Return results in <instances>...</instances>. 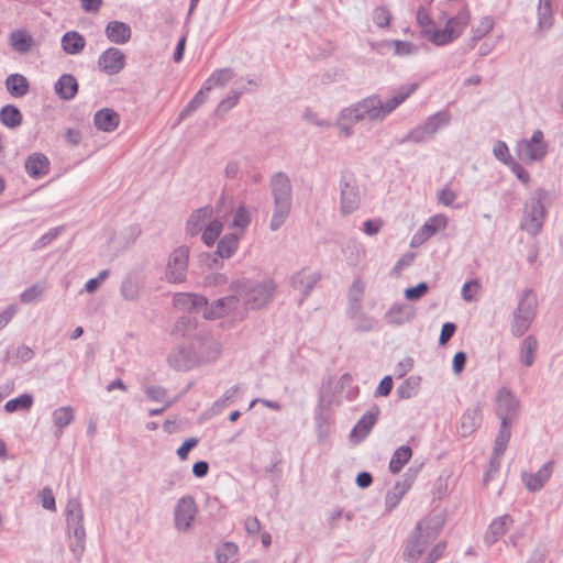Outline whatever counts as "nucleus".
Masks as SVG:
<instances>
[{"label":"nucleus","mask_w":563,"mask_h":563,"mask_svg":"<svg viewBox=\"0 0 563 563\" xmlns=\"http://www.w3.org/2000/svg\"><path fill=\"white\" fill-rule=\"evenodd\" d=\"M418 88V84L401 86L396 93L383 101L378 95H372L358 102L343 108L339 113V121L356 124L362 120L382 121L404 103Z\"/></svg>","instance_id":"f257e3e1"},{"label":"nucleus","mask_w":563,"mask_h":563,"mask_svg":"<svg viewBox=\"0 0 563 563\" xmlns=\"http://www.w3.org/2000/svg\"><path fill=\"white\" fill-rule=\"evenodd\" d=\"M555 198L552 190L538 187L525 201L520 229L530 236H537L543 229L548 217V209Z\"/></svg>","instance_id":"f03ea898"},{"label":"nucleus","mask_w":563,"mask_h":563,"mask_svg":"<svg viewBox=\"0 0 563 563\" xmlns=\"http://www.w3.org/2000/svg\"><path fill=\"white\" fill-rule=\"evenodd\" d=\"M232 288L235 290L239 300L249 310H260L264 308L277 292V284L273 278L263 280L242 279Z\"/></svg>","instance_id":"7ed1b4c3"},{"label":"nucleus","mask_w":563,"mask_h":563,"mask_svg":"<svg viewBox=\"0 0 563 563\" xmlns=\"http://www.w3.org/2000/svg\"><path fill=\"white\" fill-rule=\"evenodd\" d=\"M271 189L274 210L269 229L275 232L284 225L291 210L292 188L289 177L283 172L275 173L271 178Z\"/></svg>","instance_id":"20e7f679"},{"label":"nucleus","mask_w":563,"mask_h":563,"mask_svg":"<svg viewBox=\"0 0 563 563\" xmlns=\"http://www.w3.org/2000/svg\"><path fill=\"white\" fill-rule=\"evenodd\" d=\"M66 528L69 537V550L80 558L86 549L84 510L78 498H69L66 505Z\"/></svg>","instance_id":"39448f33"},{"label":"nucleus","mask_w":563,"mask_h":563,"mask_svg":"<svg viewBox=\"0 0 563 563\" xmlns=\"http://www.w3.org/2000/svg\"><path fill=\"white\" fill-rule=\"evenodd\" d=\"M538 308L537 296L531 288L523 289L518 295V303L512 313L510 332L515 338L522 336L532 324Z\"/></svg>","instance_id":"423d86ee"},{"label":"nucleus","mask_w":563,"mask_h":563,"mask_svg":"<svg viewBox=\"0 0 563 563\" xmlns=\"http://www.w3.org/2000/svg\"><path fill=\"white\" fill-rule=\"evenodd\" d=\"M189 253V247L185 245L173 250L168 255L161 279L173 285L185 283L188 274Z\"/></svg>","instance_id":"0eeeda50"},{"label":"nucleus","mask_w":563,"mask_h":563,"mask_svg":"<svg viewBox=\"0 0 563 563\" xmlns=\"http://www.w3.org/2000/svg\"><path fill=\"white\" fill-rule=\"evenodd\" d=\"M516 155L523 163L541 162L548 155L549 144L541 130L533 131L529 139H521L515 147Z\"/></svg>","instance_id":"6e6552de"},{"label":"nucleus","mask_w":563,"mask_h":563,"mask_svg":"<svg viewBox=\"0 0 563 563\" xmlns=\"http://www.w3.org/2000/svg\"><path fill=\"white\" fill-rule=\"evenodd\" d=\"M434 538L435 536L430 531L429 525L424 521H419L405 545L404 560L409 563H417Z\"/></svg>","instance_id":"1a4fd4ad"},{"label":"nucleus","mask_w":563,"mask_h":563,"mask_svg":"<svg viewBox=\"0 0 563 563\" xmlns=\"http://www.w3.org/2000/svg\"><path fill=\"white\" fill-rule=\"evenodd\" d=\"M339 187L340 210L344 214H351L361 203V192L354 174L349 170L342 172Z\"/></svg>","instance_id":"9d476101"},{"label":"nucleus","mask_w":563,"mask_h":563,"mask_svg":"<svg viewBox=\"0 0 563 563\" xmlns=\"http://www.w3.org/2000/svg\"><path fill=\"white\" fill-rule=\"evenodd\" d=\"M471 21V12L465 5L460 11L448 19L440 32H433V40L440 43V46L448 45L459 38Z\"/></svg>","instance_id":"9b49d317"},{"label":"nucleus","mask_w":563,"mask_h":563,"mask_svg":"<svg viewBox=\"0 0 563 563\" xmlns=\"http://www.w3.org/2000/svg\"><path fill=\"white\" fill-rule=\"evenodd\" d=\"M197 511V505L192 496L186 495L180 497L174 509L175 528L181 532L188 531L191 528Z\"/></svg>","instance_id":"f8f14e48"},{"label":"nucleus","mask_w":563,"mask_h":563,"mask_svg":"<svg viewBox=\"0 0 563 563\" xmlns=\"http://www.w3.org/2000/svg\"><path fill=\"white\" fill-rule=\"evenodd\" d=\"M199 362V356L191 344H180L174 347L168 356V365L176 371H189Z\"/></svg>","instance_id":"ddd939ff"},{"label":"nucleus","mask_w":563,"mask_h":563,"mask_svg":"<svg viewBox=\"0 0 563 563\" xmlns=\"http://www.w3.org/2000/svg\"><path fill=\"white\" fill-rule=\"evenodd\" d=\"M126 64L124 53L114 46L108 47L98 57V67L100 71L113 76L119 74Z\"/></svg>","instance_id":"4468645a"},{"label":"nucleus","mask_w":563,"mask_h":563,"mask_svg":"<svg viewBox=\"0 0 563 563\" xmlns=\"http://www.w3.org/2000/svg\"><path fill=\"white\" fill-rule=\"evenodd\" d=\"M554 467V461L545 462L537 473L521 472V481L526 489L530 493L540 492L550 481Z\"/></svg>","instance_id":"2eb2a0df"},{"label":"nucleus","mask_w":563,"mask_h":563,"mask_svg":"<svg viewBox=\"0 0 563 563\" xmlns=\"http://www.w3.org/2000/svg\"><path fill=\"white\" fill-rule=\"evenodd\" d=\"M379 412L380 410L376 405L372 406L352 428L350 433L351 440L355 443H360L365 440L373 427L376 424Z\"/></svg>","instance_id":"dca6fc26"},{"label":"nucleus","mask_w":563,"mask_h":563,"mask_svg":"<svg viewBox=\"0 0 563 563\" xmlns=\"http://www.w3.org/2000/svg\"><path fill=\"white\" fill-rule=\"evenodd\" d=\"M321 278L320 273L311 272L307 268H302L301 271L295 273L290 277V286L292 289L301 292L302 298L300 299V303L310 295L312 289L319 283Z\"/></svg>","instance_id":"f3484780"},{"label":"nucleus","mask_w":563,"mask_h":563,"mask_svg":"<svg viewBox=\"0 0 563 563\" xmlns=\"http://www.w3.org/2000/svg\"><path fill=\"white\" fill-rule=\"evenodd\" d=\"M519 400L517 396L508 388L501 387L496 396V412L500 420L504 418H510L517 415L519 409Z\"/></svg>","instance_id":"a211bd4d"},{"label":"nucleus","mask_w":563,"mask_h":563,"mask_svg":"<svg viewBox=\"0 0 563 563\" xmlns=\"http://www.w3.org/2000/svg\"><path fill=\"white\" fill-rule=\"evenodd\" d=\"M239 306V297L230 295L214 300L210 306L207 305L203 311L206 320H217L234 311Z\"/></svg>","instance_id":"6ab92c4d"},{"label":"nucleus","mask_w":563,"mask_h":563,"mask_svg":"<svg viewBox=\"0 0 563 563\" xmlns=\"http://www.w3.org/2000/svg\"><path fill=\"white\" fill-rule=\"evenodd\" d=\"M415 481V474L409 470L404 474V479L397 482L395 486L388 490L385 497V507L388 511L395 509L407 492L410 489Z\"/></svg>","instance_id":"aec40b11"},{"label":"nucleus","mask_w":563,"mask_h":563,"mask_svg":"<svg viewBox=\"0 0 563 563\" xmlns=\"http://www.w3.org/2000/svg\"><path fill=\"white\" fill-rule=\"evenodd\" d=\"M514 519L510 515L499 516L489 523L485 534L484 542L487 547L494 545L512 526Z\"/></svg>","instance_id":"412c9836"},{"label":"nucleus","mask_w":563,"mask_h":563,"mask_svg":"<svg viewBox=\"0 0 563 563\" xmlns=\"http://www.w3.org/2000/svg\"><path fill=\"white\" fill-rule=\"evenodd\" d=\"M208 302L206 296L194 292H177L173 297V303L176 308L190 313L207 307Z\"/></svg>","instance_id":"4be33fe9"},{"label":"nucleus","mask_w":563,"mask_h":563,"mask_svg":"<svg viewBox=\"0 0 563 563\" xmlns=\"http://www.w3.org/2000/svg\"><path fill=\"white\" fill-rule=\"evenodd\" d=\"M415 308L406 302L394 303L386 312L385 320L391 325H402L415 318Z\"/></svg>","instance_id":"5701e85b"},{"label":"nucleus","mask_w":563,"mask_h":563,"mask_svg":"<svg viewBox=\"0 0 563 563\" xmlns=\"http://www.w3.org/2000/svg\"><path fill=\"white\" fill-rule=\"evenodd\" d=\"M213 214L210 206L201 207L195 210L188 218L186 223V233L196 236L203 231Z\"/></svg>","instance_id":"b1692460"},{"label":"nucleus","mask_w":563,"mask_h":563,"mask_svg":"<svg viewBox=\"0 0 563 563\" xmlns=\"http://www.w3.org/2000/svg\"><path fill=\"white\" fill-rule=\"evenodd\" d=\"M104 35L111 43L123 45L131 40L132 29L125 22L113 20L106 25Z\"/></svg>","instance_id":"393cba45"},{"label":"nucleus","mask_w":563,"mask_h":563,"mask_svg":"<svg viewBox=\"0 0 563 563\" xmlns=\"http://www.w3.org/2000/svg\"><path fill=\"white\" fill-rule=\"evenodd\" d=\"M49 165L48 157L43 153L36 152L26 157L24 167L31 178L38 179L48 174Z\"/></svg>","instance_id":"a878e982"},{"label":"nucleus","mask_w":563,"mask_h":563,"mask_svg":"<svg viewBox=\"0 0 563 563\" xmlns=\"http://www.w3.org/2000/svg\"><path fill=\"white\" fill-rule=\"evenodd\" d=\"M483 421L482 409L479 405L467 408L461 417L459 432L462 437L471 435L481 426Z\"/></svg>","instance_id":"bb28decb"},{"label":"nucleus","mask_w":563,"mask_h":563,"mask_svg":"<svg viewBox=\"0 0 563 563\" xmlns=\"http://www.w3.org/2000/svg\"><path fill=\"white\" fill-rule=\"evenodd\" d=\"M55 93L64 101L73 100L79 90L76 77L71 74H63L54 85Z\"/></svg>","instance_id":"cd10ccee"},{"label":"nucleus","mask_w":563,"mask_h":563,"mask_svg":"<svg viewBox=\"0 0 563 563\" xmlns=\"http://www.w3.org/2000/svg\"><path fill=\"white\" fill-rule=\"evenodd\" d=\"M448 222L449 219L445 214H434L423 223L413 239L418 238L420 241H427L438 232L444 230L448 225Z\"/></svg>","instance_id":"c85d7f7f"},{"label":"nucleus","mask_w":563,"mask_h":563,"mask_svg":"<svg viewBox=\"0 0 563 563\" xmlns=\"http://www.w3.org/2000/svg\"><path fill=\"white\" fill-rule=\"evenodd\" d=\"M34 44L33 36L26 30L16 29L9 34L10 47L21 55L27 54L33 48Z\"/></svg>","instance_id":"c756f323"},{"label":"nucleus","mask_w":563,"mask_h":563,"mask_svg":"<svg viewBox=\"0 0 563 563\" xmlns=\"http://www.w3.org/2000/svg\"><path fill=\"white\" fill-rule=\"evenodd\" d=\"M120 123L119 114L110 108L98 110L93 115V124L102 132H113Z\"/></svg>","instance_id":"7c9ffc66"},{"label":"nucleus","mask_w":563,"mask_h":563,"mask_svg":"<svg viewBox=\"0 0 563 563\" xmlns=\"http://www.w3.org/2000/svg\"><path fill=\"white\" fill-rule=\"evenodd\" d=\"M434 133L429 121L426 119L421 124L411 129L406 135L397 141L398 144L413 143L423 144L433 139Z\"/></svg>","instance_id":"2f4dec72"},{"label":"nucleus","mask_w":563,"mask_h":563,"mask_svg":"<svg viewBox=\"0 0 563 563\" xmlns=\"http://www.w3.org/2000/svg\"><path fill=\"white\" fill-rule=\"evenodd\" d=\"M416 20L418 25L421 27L422 35L432 44L440 46V43L433 40V32H440L441 29L437 27L433 19L430 15L429 10L424 5L418 7Z\"/></svg>","instance_id":"473e14b6"},{"label":"nucleus","mask_w":563,"mask_h":563,"mask_svg":"<svg viewBox=\"0 0 563 563\" xmlns=\"http://www.w3.org/2000/svg\"><path fill=\"white\" fill-rule=\"evenodd\" d=\"M235 76L234 69L231 67L218 68L203 81V91H211L214 87H225Z\"/></svg>","instance_id":"72a5a7b5"},{"label":"nucleus","mask_w":563,"mask_h":563,"mask_svg":"<svg viewBox=\"0 0 563 563\" xmlns=\"http://www.w3.org/2000/svg\"><path fill=\"white\" fill-rule=\"evenodd\" d=\"M60 45L66 54L78 55L86 46V38L77 31H68L62 36Z\"/></svg>","instance_id":"f704fd0d"},{"label":"nucleus","mask_w":563,"mask_h":563,"mask_svg":"<svg viewBox=\"0 0 563 563\" xmlns=\"http://www.w3.org/2000/svg\"><path fill=\"white\" fill-rule=\"evenodd\" d=\"M142 282L135 272H131L122 280L120 292L125 300L136 301L140 297Z\"/></svg>","instance_id":"c9c22d12"},{"label":"nucleus","mask_w":563,"mask_h":563,"mask_svg":"<svg viewBox=\"0 0 563 563\" xmlns=\"http://www.w3.org/2000/svg\"><path fill=\"white\" fill-rule=\"evenodd\" d=\"M5 88L13 98H22L29 93L30 84L25 76L14 73L7 77Z\"/></svg>","instance_id":"e433bc0d"},{"label":"nucleus","mask_w":563,"mask_h":563,"mask_svg":"<svg viewBox=\"0 0 563 563\" xmlns=\"http://www.w3.org/2000/svg\"><path fill=\"white\" fill-rule=\"evenodd\" d=\"M241 234L236 232L224 234L217 244L216 253L221 258H230L238 250Z\"/></svg>","instance_id":"4c0bfd02"},{"label":"nucleus","mask_w":563,"mask_h":563,"mask_svg":"<svg viewBox=\"0 0 563 563\" xmlns=\"http://www.w3.org/2000/svg\"><path fill=\"white\" fill-rule=\"evenodd\" d=\"M53 423L56 428L55 435L60 437L64 428L69 426L74 419L75 413L71 406H63L56 408L52 413Z\"/></svg>","instance_id":"58836bf2"},{"label":"nucleus","mask_w":563,"mask_h":563,"mask_svg":"<svg viewBox=\"0 0 563 563\" xmlns=\"http://www.w3.org/2000/svg\"><path fill=\"white\" fill-rule=\"evenodd\" d=\"M511 423L510 418H504L500 420L498 433L494 442V452L496 454H505L508 443L511 438Z\"/></svg>","instance_id":"ea45409f"},{"label":"nucleus","mask_w":563,"mask_h":563,"mask_svg":"<svg viewBox=\"0 0 563 563\" xmlns=\"http://www.w3.org/2000/svg\"><path fill=\"white\" fill-rule=\"evenodd\" d=\"M23 115L14 104H5L0 109V122L9 128L15 129L22 124Z\"/></svg>","instance_id":"a19ab883"},{"label":"nucleus","mask_w":563,"mask_h":563,"mask_svg":"<svg viewBox=\"0 0 563 563\" xmlns=\"http://www.w3.org/2000/svg\"><path fill=\"white\" fill-rule=\"evenodd\" d=\"M412 456V450L409 445H400L395 450L389 461V472L391 474L399 473Z\"/></svg>","instance_id":"79ce46f5"},{"label":"nucleus","mask_w":563,"mask_h":563,"mask_svg":"<svg viewBox=\"0 0 563 563\" xmlns=\"http://www.w3.org/2000/svg\"><path fill=\"white\" fill-rule=\"evenodd\" d=\"M537 350V338L534 335L526 336L520 346V361L526 367H530L534 363Z\"/></svg>","instance_id":"37998d69"},{"label":"nucleus","mask_w":563,"mask_h":563,"mask_svg":"<svg viewBox=\"0 0 563 563\" xmlns=\"http://www.w3.org/2000/svg\"><path fill=\"white\" fill-rule=\"evenodd\" d=\"M239 547L232 541H225L216 550L218 563H235L238 561Z\"/></svg>","instance_id":"c03bdc74"},{"label":"nucleus","mask_w":563,"mask_h":563,"mask_svg":"<svg viewBox=\"0 0 563 563\" xmlns=\"http://www.w3.org/2000/svg\"><path fill=\"white\" fill-rule=\"evenodd\" d=\"M420 377L411 375L407 377L396 389V394L400 399H410L415 397L419 390Z\"/></svg>","instance_id":"a18cd8bd"},{"label":"nucleus","mask_w":563,"mask_h":563,"mask_svg":"<svg viewBox=\"0 0 563 563\" xmlns=\"http://www.w3.org/2000/svg\"><path fill=\"white\" fill-rule=\"evenodd\" d=\"M222 222L214 218L208 222L203 231L201 232V240L207 246H212L222 233Z\"/></svg>","instance_id":"49530a36"},{"label":"nucleus","mask_w":563,"mask_h":563,"mask_svg":"<svg viewBox=\"0 0 563 563\" xmlns=\"http://www.w3.org/2000/svg\"><path fill=\"white\" fill-rule=\"evenodd\" d=\"M495 25V20L490 15H485L479 23L472 29L471 46L474 47L478 41L486 36Z\"/></svg>","instance_id":"de8ad7c7"},{"label":"nucleus","mask_w":563,"mask_h":563,"mask_svg":"<svg viewBox=\"0 0 563 563\" xmlns=\"http://www.w3.org/2000/svg\"><path fill=\"white\" fill-rule=\"evenodd\" d=\"M239 391V385H234L227 389L223 395L217 399L209 409V415L216 417L220 415L230 401H233L236 393Z\"/></svg>","instance_id":"09e8293b"},{"label":"nucleus","mask_w":563,"mask_h":563,"mask_svg":"<svg viewBox=\"0 0 563 563\" xmlns=\"http://www.w3.org/2000/svg\"><path fill=\"white\" fill-rule=\"evenodd\" d=\"M34 402V398L31 394H22L15 398L8 400L4 404V410L9 413L19 410H29Z\"/></svg>","instance_id":"8fccbe9b"},{"label":"nucleus","mask_w":563,"mask_h":563,"mask_svg":"<svg viewBox=\"0 0 563 563\" xmlns=\"http://www.w3.org/2000/svg\"><path fill=\"white\" fill-rule=\"evenodd\" d=\"M538 24L540 27H551L553 24L552 2L551 0H539Z\"/></svg>","instance_id":"3c124183"},{"label":"nucleus","mask_w":563,"mask_h":563,"mask_svg":"<svg viewBox=\"0 0 563 563\" xmlns=\"http://www.w3.org/2000/svg\"><path fill=\"white\" fill-rule=\"evenodd\" d=\"M452 115L449 110H440L427 118L434 135L451 122Z\"/></svg>","instance_id":"603ef678"},{"label":"nucleus","mask_w":563,"mask_h":563,"mask_svg":"<svg viewBox=\"0 0 563 563\" xmlns=\"http://www.w3.org/2000/svg\"><path fill=\"white\" fill-rule=\"evenodd\" d=\"M351 319L355 322V329L360 332H371L374 330L373 319L362 312L360 309L349 310Z\"/></svg>","instance_id":"864d4df0"},{"label":"nucleus","mask_w":563,"mask_h":563,"mask_svg":"<svg viewBox=\"0 0 563 563\" xmlns=\"http://www.w3.org/2000/svg\"><path fill=\"white\" fill-rule=\"evenodd\" d=\"M251 223V216L245 205H240L233 214L232 227L240 229L242 234Z\"/></svg>","instance_id":"5fc2aeb1"},{"label":"nucleus","mask_w":563,"mask_h":563,"mask_svg":"<svg viewBox=\"0 0 563 563\" xmlns=\"http://www.w3.org/2000/svg\"><path fill=\"white\" fill-rule=\"evenodd\" d=\"M364 295V285L361 279H355L349 290L350 310L358 309Z\"/></svg>","instance_id":"6e6d98bb"},{"label":"nucleus","mask_w":563,"mask_h":563,"mask_svg":"<svg viewBox=\"0 0 563 563\" xmlns=\"http://www.w3.org/2000/svg\"><path fill=\"white\" fill-rule=\"evenodd\" d=\"M246 91H247L246 88H243L240 90L232 89L231 95L228 98H225L219 102L217 111L220 113H225V112L230 111L232 108H234L239 103L241 96Z\"/></svg>","instance_id":"4d7b16f0"},{"label":"nucleus","mask_w":563,"mask_h":563,"mask_svg":"<svg viewBox=\"0 0 563 563\" xmlns=\"http://www.w3.org/2000/svg\"><path fill=\"white\" fill-rule=\"evenodd\" d=\"M206 93L207 91H203V88L201 87L192 97V99L186 104V107L180 111V120L188 117L191 112L197 110L205 102Z\"/></svg>","instance_id":"13d9d810"},{"label":"nucleus","mask_w":563,"mask_h":563,"mask_svg":"<svg viewBox=\"0 0 563 563\" xmlns=\"http://www.w3.org/2000/svg\"><path fill=\"white\" fill-rule=\"evenodd\" d=\"M146 397L155 402H165L168 399L167 390L162 386L150 385L144 388Z\"/></svg>","instance_id":"bf43d9fd"},{"label":"nucleus","mask_w":563,"mask_h":563,"mask_svg":"<svg viewBox=\"0 0 563 563\" xmlns=\"http://www.w3.org/2000/svg\"><path fill=\"white\" fill-rule=\"evenodd\" d=\"M494 156L506 166L514 161L506 142L497 141L493 148Z\"/></svg>","instance_id":"052dcab7"},{"label":"nucleus","mask_w":563,"mask_h":563,"mask_svg":"<svg viewBox=\"0 0 563 563\" xmlns=\"http://www.w3.org/2000/svg\"><path fill=\"white\" fill-rule=\"evenodd\" d=\"M429 290V285L426 282H420L416 286L407 287L405 289V298L409 301H417L422 298Z\"/></svg>","instance_id":"680f3d73"},{"label":"nucleus","mask_w":563,"mask_h":563,"mask_svg":"<svg viewBox=\"0 0 563 563\" xmlns=\"http://www.w3.org/2000/svg\"><path fill=\"white\" fill-rule=\"evenodd\" d=\"M391 14L385 5L375 8L373 21L378 27H387L390 23Z\"/></svg>","instance_id":"e2e57ef3"},{"label":"nucleus","mask_w":563,"mask_h":563,"mask_svg":"<svg viewBox=\"0 0 563 563\" xmlns=\"http://www.w3.org/2000/svg\"><path fill=\"white\" fill-rule=\"evenodd\" d=\"M42 294L43 287L40 285H33L21 292L20 299L23 303H33L38 300Z\"/></svg>","instance_id":"0e129e2a"},{"label":"nucleus","mask_w":563,"mask_h":563,"mask_svg":"<svg viewBox=\"0 0 563 563\" xmlns=\"http://www.w3.org/2000/svg\"><path fill=\"white\" fill-rule=\"evenodd\" d=\"M395 54L398 56H408L418 52V46L407 41L394 40Z\"/></svg>","instance_id":"69168bd1"},{"label":"nucleus","mask_w":563,"mask_h":563,"mask_svg":"<svg viewBox=\"0 0 563 563\" xmlns=\"http://www.w3.org/2000/svg\"><path fill=\"white\" fill-rule=\"evenodd\" d=\"M508 168L511 170V173L525 185L529 184L531 177L529 172L518 162L515 159L509 163Z\"/></svg>","instance_id":"338daca9"},{"label":"nucleus","mask_w":563,"mask_h":563,"mask_svg":"<svg viewBox=\"0 0 563 563\" xmlns=\"http://www.w3.org/2000/svg\"><path fill=\"white\" fill-rule=\"evenodd\" d=\"M456 331V324L453 322H445L442 324L440 336H439V345L444 346L454 335Z\"/></svg>","instance_id":"774afa93"}]
</instances>
